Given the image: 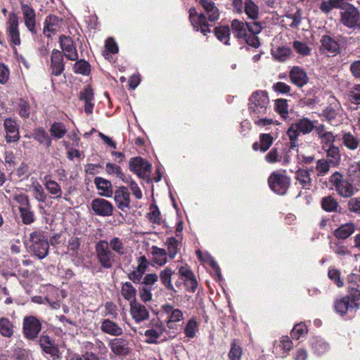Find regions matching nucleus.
<instances>
[{"label":"nucleus","instance_id":"69168bd1","mask_svg":"<svg viewBox=\"0 0 360 360\" xmlns=\"http://www.w3.org/2000/svg\"><path fill=\"white\" fill-rule=\"evenodd\" d=\"M13 200L19 205L18 207H26L31 205L30 198L25 193L15 194Z\"/></svg>","mask_w":360,"mask_h":360},{"label":"nucleus","instance_id":"7ed1b4c3","mask_svg":"<svg viewBox=\"0 0 360 360\" xmlns=\"http://www.w3.org/2000/svg\"><path fill=\"white\" fill-rule=\"evenodd\" d=\"M269 103L268 94L263 91L254 92L249 98L248 109L252 118H259L266 113Z\"/></svg>","mask_w":360,"mask_h":360},{"label":"nucleus","instance_id":"09e8293b","mask_svg":"<svg viewBox=\"0 0 360 360\" xmlns=\"http://www.w3.org/2000/svg\"><path fill=\"white\" fill-rule=\"evenodd\" d=\"M66 132V127L62 122H53L50 129L51 136L58 139L63 138Z\"/></svg>","mask_w":360,"mask_h":360},{"label":"nucleus","instance_id":"9b49d317","mask_svg":"<svg viewBox=\"0 0 360 360\" xmlns=\"http://www.w3.org/2000/svg\"><path fill=\"white\" fill-rule=\"evenodd\" d=\"M188 13L190 21L196 31L200 30L205 36L210 32L207 17L204 13L198 14L195 7L191 8Z\"/></svg>","mask_w":360,"mask_h":360},{"label":"nucleus","instance_id":"c03bdc74","mask_svg":"<svg viewBox=\"0 0 360 360\" xmlns=\"http://www.w3.org/2000/svg\"><path fill=\"white\" fill-rule=\"evenodd\" d=\"M33 137L40 144H44L47 148L51 145V139L49 137L48 133L42 128L39 127L34 130Z\"/></svg>","mask_w":360,"mask_h":360},{"label":"nucleus","instance_id":"5fc2aeb1","mask_svg":"<svg viewBox=\"0 0 360 360\" xmlns=\"http://www.w3.org/2000/svg\"><path fill=\"white\" fill-rule=\"evenodd\" d=\"M275 110L283 118L288 114V103L285 99L279 98L275 102Z\"/></svg>","mask_w":360,"mask_h":360},{"label":"nucleus","instance_id":"f704fd0d","mask_svg":"<svg viewBox=\"0 0 360 360\" xmlns=\"http://www.w3.org/2000/svg\"><path fill=\"white\" fill-rule=\"evenodd\" d=\"M274 137L270 134H261L259 135V142H255L252 145L254 150H259L262 153L266 152L273 144Z\"/></svg>","mask_w":360,"mask_h":360},{"label":"nucleus","instance_id":"c85d7f7f","mask_svg":"<svg viewBox=\"0 0 360 360\" xmlns=\"http://www.w3.org/2000/svg\"><path fill=\"white\" fill-rule=\"evenodd\" d=\"M349 3L346 0H328L321 1L319 8L326 13H329L333 9L338 8L340 11H343Z\"/></svg>","mask_w":360,"mask_h":360},{"label":"nucleus","instance_id":"58836bf2","mask_svg":"<svg viewBox=\"0 0 360 360\" xmlns=\"http://www.w3.org/2000/svg\"><path fill=\"white\" fill-rule=\"evenodd\" d=\"M44 186L49 193L51 195V198L58 199L62 197V188L56 181L51 179L46 180Z\"/></svg>","mask_w":360,"mask_h":360},{"label":"nucleus","instance_id":"37998d69","mask_svg":"<svg viewBox=\"0 0 360 360\" xmlns=\"http://www.w3.org/2000/svg\"><path fill=\"white\" fill-rule=\"evenodd\" d=\"M14 333V326L8 318L0 319V334L5 338H11Z\"/></svg>","mask_w":360,"mask_h":360},{"label":"nucleus","instance_id":"39448f33","mask_svg":"<svg viewBox=\"0 0 360 360\" xmlns=\"http://www.w3.org/2000/svg\"><path fill=\"white\" fill-rule=\"evenodd\" d=\"M231 27L234 36L238 39H243L250 33L259 34L264 26L260 22H250L234 19L231 21Z\"/></svg>","mask_w":360,"mask_h":360},{"label":"nucleus","instance_id":"6ab92c4d","mask_svg":"<svg viewBox=\"0 0 360 360\" xmlns=\"http://www.w3.org/2000/svg\"><path fill=\"white\" fill-rule=\"evenodd\" d=\"M109 347L117 356H127L130 352L128 340L122 338L112 340L109 343Z\"/></svg>","mask_w":360,"mask_h":360},{"label":"nucleus","instance_id":"c756f323","mask_svg":"<svg viewBox=\"0 0 360 360\" xmlns=\"http://www.w3.org/2000/svg\"><path fill=\"white\" fill-rule=\"evenodd\" d=\"M356 229L354 223L350 221L340 225L333 231L334 236L338 240H345L352 236Z\"/></svg>","mask_w":360,"mask_h":360},{"label":"nucleus","instance_id":"412c9836","mask_svg":"<svg viewBox=\"0 0 360 360\" xmlns=\"http://www.w3.org/2000/svg\"><path fill=\"white\" fill-rule=\"evenodd\" d=\"M115 201L117 207L124 211L129 207L130 194L127 188L121 186L115 191Z\"/></svg>","mask_w":360,"mask_h":360},{"label":"nucleus","instance_id":"0e129e2a","mask_svg":"<svg viewBox=\"0 0 360 360\" xmlns=\"http://www.w3.org/2000/svg\"><path fill=\"white\" fill-rule=\"evenodd\" d=\"M293 48L297 53L302 56H308L311 53V49L305 43L300 41L293 42Z\"/></svg>","mask_w":360,"mask_h":360},{"label":"nucleus","instance_id":"774afa93","mask_svg":"<svg viewBox=\"0 0 360 360\" xmlns=\"http://www.w3.org/2000/svg\"><path fill=\"white\" fill-rule=\"evenodd\" d=\"M265 160L267 162L271 164L281 161V156L276 147L271 148V150L266 155Z\"/></svg>","mask_w":360,"mask_h":360},{"label":"nucleus","instance_id":"2f4dec72","mask_svg":"<svg viewBox=\"0 0 360 360\" xmlns=\"http://www.w3.org/2000/svg\"><path fill=\"white\" fill-rule=\"evenodd\" d=\"M243 12L248 18L252 20V22H259V8L253 0H245Z\"/></svg>","mask_w":360,"mask_h":360},{"label":"nucleus","instance_id":"13d9d810","mask_svg":"<svg viewBox=\"0 0 360 360\" xmlns=\"http://www.w3.org/2000/svg\"><path fill=\"white\" fill-rule=\"evenodd\" d=\"M242 354L241 347L237 345L234 340L231 344V349L229 352V358L230 360H240Z\"/></svg>","mask_w":360,"mask_h":360},{"label":"nucleus","instance_id":"4c0bfd02","mask_svg":"<svg viewBox=\"0 0 360 360\" xmlns=\"http://www.w3.org/2000/svg\"><path fill=\"white\" fill-rule=\"evenodd\" d=\"M121 295L124 298L129 302V304L133 302H136V289L133 286L130 282H125L122 283L121 288Z\"/></svg>","mask_w":360,"mask_h":360},{"label":"nucleus","instance_id":"4468645a","mask_svg":"<svg viewBox=\"0 0 360 360\" xmlns=\"http://www.w3.org/2000/svg\"><path fill=\"white\" fill-rule=\"evenodd\" d=\"M94 212L98 216L108 217L112 214L113 206L112 203L103 198H96L91 203Z\"/></svg>","mask_w":360,"mask_h":360},{"label":"nucleus","instance_id":"f3484780","mask_svg":"<svg viewBox=\"0 0 360 360\" xmlns=\"http://www.w3.org/2000/svg\"><path fill=\"white\" fill-rule=\"evenodd\" d=\"M8 37L10 41L15 46L20 44V32L18 30V17L14 13H11L8 17Z\"/></svg>","mask_w":360,"mask_h":360},{"label":"nucleus","instance_id":"338daca9","mask_svg":"<svg viewBox=\"0 0 360 360\" xmlns=\"http://www.w3.org/2000/svg\"><path fill=\"white\" fill-rule=\"evenodd\" d=\"M19 114L22 118H28L30 115V105L25 100L20 99L19 102Z\"/></svg>","mask_w":360,"mask_h":360},{"label":"nucleus","instance_id":"1a4fd4ad","mask_svg":"<svg viewBox=\"0 0 360 360\" xmlns=\"http://www.w3.org/2000/svg\"><path fill=\"white\" fill-rule=\"evenodd\" d=\"M268 183L271 189L279 194L284 195L290 184V179L281 172H274L268 179Z\"/></svg>","mask_w":360,"mask_h":360},{"label":"nucleus","instance_id":"f8f14e48","mask_svg":"<svg viewBox=\"0 0 360 360\" xmlns=\"http://www.w3.org/2000/svg\"><path fill=\"white\" fill-rule=\"evenodd\" d=\"M320 51L328 56H335L340 51V44L330 35H323L321 39Z\"/></svg>","mask_w":360,"mask_h":360},{"label":"nucleus","instance_id":"423d86ee","mask_svg":"<svg viewBox=\"0 0 360 360\" xmlns=\"http://www.w3.org/2000/svg\"><path fill=\"white\" fill-rule=\"evenodd\" d=\"M346 8L340 12V21L346 27L360 30V11L353 4L346 5Z\"/></svg>","mask_w":360,"mask_h":360},{"label":"nucleus","instance_id":"49530a36","mask_svg":"<svg viewBox=\"0 0 360 360\" xmlns=\"http://www.w3.org/2000/svg\"><path fill=\"white\" fill-rule=\"evenodd\" d=\"M108 248L119 256L124 254V245L118 237H114L108 242Z\"/></svg>","mask_w":360,"mask_h":360},{"label":"nucleus","instance_id":"a878e982","mask_svg":"<svg viewBox=\"0 0 360 360\" xmlns=\"http://www.w3.org/2000/svg\"><path fill=\"white\" fill-rule=\"evenodd\" d=\"M165 245L167 247V253L170 259H174L180 252L182 247L181 238L176 235V237H169L167 238Z\"/></svg>","mask_w":360,"mask_h":360},{"label":"nucleus","instance_id":"3c124183","mask_svg":"<svg viewBox=\"0 0 360 360\" xmlns=\"http://www.w3.org/2000/svg\"><path fill=\"white\" fill-rule=\"evenodd\" d=\"M198 330V323L195 319L191 318L187 321L185 326L184 333L187 338L192 339L195 336Z\"/></svg>","mask_w":360,"mask_h":360},{"label":"nucleus","instance_id":"dca6fc26","mask_svg":"<svg viewBox=\"0 0 360 360\" xmlns=\"http://www.w3.org/2000/svg\"><path fill=\"white\" fill-rule=\"evenodd\" d=\"M21 10L26 27L32 34H37L35 11L29 5L23 3L21 4Z\"/></svg>","mask_w":360,"mask_h":360},{"label":"nucleus","instance_id":"473e14b6","mask_svg":"<svg viewBox=\"0 0 360 360\" xmlns=\"http://www.w3.org/2000/svg\"><path fill=\"white\" fill-rule=\"evenodd\" d=\"M101 329L105 333L113 336H119L123 333L122 328L117 323L108 319L102 321Z\"/></svg>","mask_w":360,"mask_h":360},{"label":"nucleus","instance_id":"ea45409f","mask_svg":"<svg viewBox=\"0 0 360 360\" xmlns=\"http://www.w3.org/2000/svg\"><path fill=\"white\" fill-rule=\"evenodd\" d=\"M215 37L224 44L230 45V28L228 25L218 26L214 28Z\"/></svg>","mask_w":360,"mask_h":360},{"label":"nucleus","instance_id":"ddd939ff","mask_svg":"<svg viewBox=\"0 0 360 360\" xmlns=\"http://www.w3.org/2000/svg\"><path fill=\"white\" fill-rule=\"evenodd\" d=\"M151 167V165L141 157L133 158L129 161L130 170L143 179L150 172Z\"/></svg>","mask_w":360,"mask_h":360},{"label":"nucleus","instance_id":"bf43d9fd","mask_svg":"<svg viewBox=\"0 0 360 360\" xmlns=\"http://www.w3.org/2000/svg\"><path fill=\"white\" fill-rule=\"evenodd\" d=\"M183 319V313L181 310L179 309H175L174 311H172V314L168 316V320L167 322V327L169 328H173V323L175 322H179Z\"/></svg>","mask_w":360,"mask_h":360},{"label":"nucleus","instance_id":"052dcab7","mask_svg":"<svg viewBox=\"0 0 360 360\" xmlns=\"http://www.w3.org/2000/svg\"><path fill=\"white\" fill-rule=\"evenodd\" d=\"M329 278L338 287L344 286V282L340 278V272L337 269H330L328 273Z\"/></svg>","mask_w":360,"mask_h":360},{"label":"nucleus","instance_id":"a18cd8bd","mask_svg":"<svg viewBox=\"0 0 360 360\" xmlns=\"http://www.w3.org/2000/svg\"><path fill=\"white\" fill-rule=\"evenodd\" d=\"M323 150L326 153L328 161L332 165L335 166L339 163L340 160V154L338 147L333 146L328 148L323 149Z\"/></svg>","mask_w":360,"mask_h":360},{"label":"nucleus","instance_id":"de8ad7c7","mask_svg":"<svg viewBox=\"0 0 360 360\" xmlns=\"http://www.w3.org/2000/svg\"><path fill=\"white\" fill-rule=\"evenodd\" d=\"M330 248L339 257H343L345 255H350V252L348 250L347 247L345 246L344 243L340 240L331 242L330 245Z\"/></svg>","mask_w":360,"mask_h":360},{"label":"nucleus","instance_id":"bb28decb","mask_svg":"<svg viewBox=\"0 0 360 360\" xmlns=\"http://www.w3.org/2000/svg\"><path fill=\"white\" fill-rule=\"evenodd\" d=\"M39 343L42 350L46 354H51L53 357L58 356V348L49 335H41L39 337Z\"/></svg>","mask_w":360,"mask_h":360},{"label":"nucleus","instance_id":"680f3d73","mask_svg":"<svg viewBox=\"0 0 360 360\" xmlns=\"http://www.w3.org/2000/svg\"><path fill=\"white\" fill-rule=\"evenodd\" d=\"M347 210L360 216V198H352L347 202Z\"/></svg>","mask_w":360,"mask_h":360},{"label":"nucleus","instance_id":"cd10ccee","mask_svg":"<svg viewBox=\"0 0 360 360\" xmlns=\"http://www.w3.org/2000/svg\"><path fill=\"white\" fill-rule=\"evenodd\" d=\"M94 184L98 189L100 195L110 198L113 194L112 184L110 181L100 176L94 179Z\"/></svg>","mask_w":360,"mask_h":360},{"label":"nucleus","instance_id":"603ef678","mask_svg":"<svg viewBox=\"0 0 360 360\" xmlns=\"http://www.w3.org/2000/svg\"><path fill=\"white\" fill-rule=\"evenodd\" d=\"M105 171L109 174H115L118 178L122 180L124 183L128 182V179H127V176H125L121 170V167L118 165L107 163L105 166Z\"/></svg>","mask_w":360,"mask_h":360},{"label":"nucleus","instance_id":"e433bc0d","mask_svg":"<svg viewBox=\"0 0 360 360\" xmlns=\"http://www.w3.org/2000/svg\"><path fill=\"white\" fill-rule=\"evenodd\" d=\"M151 254L153 255V261L156 264L163 266L167 263L168 255L166 250L153 245L151 248Z\"/></svg>","mask_w":360,"mask_h":360},{"label":"nucleus","instance_id":"79ce46f5","mask_svg":"<svg viewBox=\"0 0 360 360\" xmlns=\"http://www.w3.org/2000/svg\"><path fill=\"white\" fill-rule=\"evenodd\" d=\"M18 210L24 224L30 225L35 221V214L32 210V205L26 207H18Z\"/></svg>","mask_w":360,"mask_h":360},{"label":"nucleus","instance_id":"b1692460","mask_svg":"<svg viewBox=\"0 0 360 360\" xmlns=\"http://www.w3.org/2000/svg\"><path fill=\"white\" fill-rule=\"evenodd\" d=\"M62 20L56 15H48L44 22L43 29L44 34L48 37H51V34L56 33L60 28Z\"/></svg>","mask_w":360,"mask_h":360},{"label":"nucleus","instance_id":"0eeeda50","mask_svg":"<svg viewBox=\"0 0 360 360\" xmlns=\"http://www.w3.org/2000/svg\"><path fill=\"white\" fill-rule=\"evenodd\" d=\"M330 183L335 187L337 193L343 198H350L355 193V188L348 179L338 172H334L329 179Z\"/></svg>","mask_w":360,"mask_h":360},{"label":"nucleus","instance_id":"aec40b11","mask_svg":"<svg viewBox=\"0 0 360 360\" xmlns=\"http://www.w3.org/2000/svg\"><path fill=\"white\" fill-rule=\"evenodd\" d=\"M130 305V314L136 323H140L149 318V311L146 307L139 302H133Z\"/></svg>","mask_w":360,"mask_h":360},{"label":"nucleus","instance_id":"393cba45","mask_svg":"<svg viewBox=\"0 0 360 360\" xmlns=\"http://www.w3.org/2000/svg\"><path fill=\"white\" fill-rule=\"evenodd\" d=\"M290 78L292 83L298 87H302L309 82V77L306 72L298 66H295L291 69Z\"/></svg>","mask_w":360,"mask_h":360},{"label":"nucleus","instance_id":"6e6d98bb","mask_svg":"<svg viewBox=\"0 0 360 360\" xmlns=\"http://www.w3.org/2000/svg\"><path fill=\"white\" fill-rule=\"evenodd\" d=\"M307 333V326L303 323L296 324L292 328L290 335L292 338L299 340Z\"/></svg>","mask_w":360,"mask_h":360},{"label":"nucleus","instance_id":"f03ea898","mask_svg":"<svg viewBox=\"0 0 360 360\" xmlns=\"http://www.w3.org/2000/svg\"><path fill=\"white\" fill-rule=\"evenodd\" d=\"M95 255L101 267L110 269L118 262V256L108 248V242L100 240L95 245Z\"/></svg>","mask_w":360,"mask_h":360},{"label":"nucleus","instance_id":"8fccbe9b","mask_svg":"<svg viewBox=\"0 0 360 360\" xmlns=\"http://www.w3.org/2000/svg\"><path fill=\"white\" fill-rule=\"evenodd\" d=\"M73 69L74 72L77 74L89 75L91 72V65L87 61L80 60L75 63Z\"/></svg>","mask_w":360,"mask_h":360},{"label":"nucleus","instance_id":"6e6552de","mask_svg":"<svg viewBox=\"0 0 360 360\" xmlns=\"http://www.w3.org/2000/svg\"><path fill=\"white\" fill-rule=\"evenodd\" d=\"M42 328L41 321L35 316L30 315L24 317L22 321V333L29 340H35Z\"/></svg>","mask_w":360,"mask_h":360},{"label":"nucleus","instance_id":"e2e57ef3","mask_svg":"<svg viewBox=\"0 0 360 360\" xmlns=\"http://www.w3.org/2000/svg\"><path fill=\"white\" fill-rule=\"evenodd\" d=\"M330 162L325 159L319 160L316 162V169L318 171V176H323L328 173L330 169Z\"/></svg>","mask_w":360,"mask_h":360},{"label":"nucleus","instance_id":"a211bd4d","mask_svg":"<svg viewBox=\"0 0 360 360\" xmlns=\"http://www.w3.org/2000/svg\"><path fill=\"white\" fill-rule=\"evenodd\" d=\"M148 266V262L145 256L138 259V266L128 274V278L134 283H140Z\"/></svg>","mask_w":360,"mask_h":360},{"label":"nucleus","instance_id":"7c9ffc66","mask_svg":"<svg viewBox=\"0 0 360 360\" xmlns=\"http://www.w3.org/2000/svg\"><path fill=\"white\" fill-rule=\"evenodd\" d=\"M31 180L32 184L30 186V189L32 192L34 198L38 202H46L48 199V195L44 191L43 186L37 179L32 178Z\"/></svg>","mask_w":360,"mask_h":360},{"label":"nucleus","instance_id":"2eb2a0df","mask_svg":"<svg viewBox=\"0 0 360 360\" xmlns=\"http://www.w3.org/2000/svg\"><path fill=\"white\" fill-rule=\"evenodd\" d=\"M60 44L64 55L68 60L75 61L78 59V53L71 37L61 35L60 37Z\"/></svg>","mask_w":360,"mask_h":360},{"label":"nucleus","instance_id":"72a5a7b5","mask_svg":"<svg viewBox=\"0 0 360 360\" xmlns=\"http://www.w3.org/2000/svg\"><path fill=\"white\" fill-rule=\"evenodd\" d=\"M311 171L312 169H299L295 172V179L300 183L303 189L309 190L311 187Z\"/></svg>","mask_w":360,"mask_h":360},{"label":"nucleus","instance_id":"5701e85b","mask_svg":"<svg viewBox=\"0 0 360 360\" xmlns=\"http://www.w3.org/2000/svg\"><path fill=\"white\" fill-rule=\"evenodd\" d=\"M335 310L340 315H345L349 311H356L359 309V304L351 302L349 297L344 296L340 299L336 300L334 304Z\"/></svg>","mask_w":360,"mask_h":360},{"label":"nucleus","instance_id":"864d4df0","mask_svg":"<svg viewBox=\"0 0 360 360\" xmlns=\"http://www.w3.org/2000/svg\"><path fill=\"white\" fill-rule=\"evenodd\" d=\"M322 208L327 212L336 211L338 207V201L331 196H327L322 199Z\"/></svg>","mask_w":360,"mask_h":360},{"label":"nucleus","instance_id":"a19ab883","mask_svg":"<svg viewBox=\"0 0 360 360\" xmlns=\"http://www.w3.org/2000/svg\"><path fill=\"white\" fill-rule=\"evenodd\" d=\"M342 140L344 146L349 150H354L359 146V139L351 132L343 133Z\"/></svg>","mask_w":360,"mask_h":360},{"label":"nucleus","instance_id":"4be33fe9","mask_svg":"<svg viewBox=\"0 0 360 360\" xmlns=\"http://www.w3.org/2000/svg\"><path fill=\"white\" fill-rule=\"evenodd\" d=\"M63 54L57 49H53L51 56V68L55 76L60 75L64 70Z\"/></svg>","mask_w":360,"mask_h":360},{"label":"nucleus","instance_id":"f257e3e1","mask_svg":"<svg viewBox=\"0 0 360 360\" xmlns=\"http://www.w3.org/2000/svg\"><path fill=\"white\" fill-rule=\"evenodd\" d=\"M27 248L30 253L38 259H42L49 254V244L43 232L34 231L30 235Z\"/></svg>","mask_w":360,"mask_h":360},{"label":"nucleus","instance_id":"4d7b16f0","mask_svg":"<svg viewBox=\"0 0 360 360\" xmlns=\"http://www.w3.org/2000/svg\"><path fill=\"white\" fill-rule=\"evenodd\" d=\"M292 53L290 48L281 46L278 47L274 53V57L279 61H285Z\"/></svg>","mask_w":360,"mask_h":360},{"label":"nucleus","instance_id":"20e7f679","mask_svg":"<svg viewBox=\"0 0 360 360\" xmlns=\"http://www.w3.org/2000/svg\"><path fill=\"white\" fill-rule=\"evenodd\" d=\"M314 128L313 122L308 118L300 119L292 124L287 131V135L290 139V148H295L298 146V136L300 134H309Z\"/></svg>","mask_w":360,"mask_h":360},{"label":"nucleus","instance_id":"c9c22d12","mask_svg":"<svg viewBox=\"0 0 360 360\" xmlns=\"http://www.w3.org/2000/svg\"><path fill=\"white\" fill-rule=\"evenodd\" d=\"M174 274V271L169 267H166L160 271L158 276L160 279L162 284L166 289L172 290L174 292H176L172 283V276Z\"/></svg>","mask_w":360,"mask_h":360},{"label":"nucleus","instance_id":"9d476101","mask_svg":"<svg viewBox=\"0 0 360 360\" xmlns=\"http://www.w3.org/2000/svg\"><path fill=\"white\" fill-rule=\"evenodd\" d=\"M3 126L6 143H17L20 138V125L17 121L11 117H6L4 120Z\"/></svg>","mask_w":360,"mask_h":360}]
</instances>
